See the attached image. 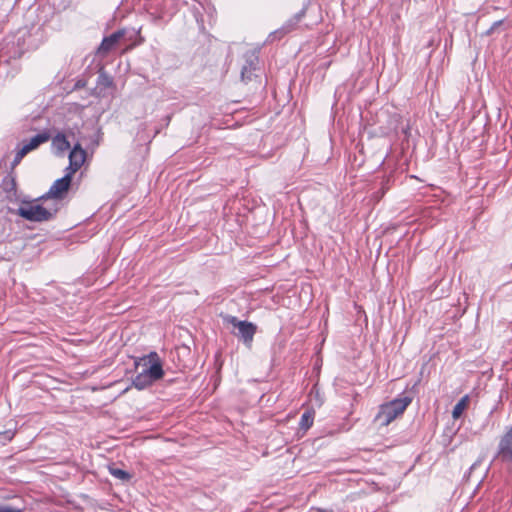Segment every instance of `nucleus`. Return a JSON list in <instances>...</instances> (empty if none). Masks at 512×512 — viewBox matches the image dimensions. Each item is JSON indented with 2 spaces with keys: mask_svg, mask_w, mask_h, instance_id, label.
Here are the masks:
<instances>
[{
  "mask_svg": "<svg viewBox=\"0 0 512 512\" xmlns=\"http://www.w3.org/2000/svg\"><path fill=\"white\" fill-rule=\"evenodd\" d=\"M36 204L33 202H23L17 209L16 214L22 218L33 222H44L52 219L60 209L59 203L50 202Z\"/></svg>",
  "mask_w": 512,
  "mask_h": 512,
  "instance_id": "1",
  "label": "nucleus"
},
{
  "mask_svg": "<svg viewBox=\"0 0 512 512\" xmlns=\"http://www.w3.org/2000/svg\"><path fill=\"white\" fill-rule=\"evenodd\" d=\"M410 403L411 398L404 396L382 404L375 416V421L381 426H388L393 420L404 413Z\"/></svg>",
  "mask_w": 512,
  "mask_h": 512,
  "instance_id": "2",
  "label": "nucleus"
},
{
  "mask_svg": "<svg viewBox=\"0 0 512 512\" xmlns=\"http://www.w3.org/2000/svg\"><path fill=\"white\" fill-rule=\"evenodd\" d=\"M501 464L509 471L512 470V426L500 437L496 453L491 464Z\"/></svg>",
  "mask_w": 512,
  "mask_h": 512,
  "instance_id": "3",
  "label": "nucleus"
},
{
  "mask_svg": "<svg viewBox=\"0 0 512 512\" xmlns=\"http://www.w3.org/2000/svg\"><path fill=\"white\" fill-rule=\"evenodd\" d=\"M135 364L137 367H141L142 371L154 382L164 375L161 360L156 352L139 358Z\"/></svg>",
  "mask_w": 512,
  "mask_h": 512,
  "instance_id": "4",
  "label": "nucleus"
},
{
  "mask_svg": "<svg viewBox=\"0 0 512 512\" xmlns=\"http://www.w3.org/2000/svg\"><path fill=\"white\" fill-rule=\"evenodd\" d=\"M70 185L71 181L69 180V175H64L62 178L54 181L48 192L44 194L40 200L45 203L50 202L51 204L59 203L61 207V201L67 194Z\"/></svg>",
  "mask_w": 512,
  "mask_h": 512,
  "instance_id": "5",
  "label": "nucleus"
},
{
  "mask_svg": "<svg viewBox=\"0 0 512 512\" xmlns=\"http://www.w3.org/2000/svg\"><path fill=\"white\" fill-rule=\"evenodd\" d=\"M27 31L18 32L16 35L7 38L5 47L3 48V54L7 55L9 59H18L26 51V37Z\"/></svg>",
  "mask_w": 512,
  "mask_h": 512,
  "instance_id": "6",
  "label": "nucleus"
},
{
  "mask_svg": "<svg viewBox=\"0 0 512 512\" xmlns=\"http://www.w3.org/2000/svg\"><path fill=\"white\" fill-rule=\"evenodd\" d=\"M227 321L234 327L237 328L238 332L235 333L241 338L244 343H251L256 333V325L248 321L238 320L235 316H229Z\"/></svg>",
  "mask_w": 512,
  "mask_h": 512,
  "instance_id": "7",
  "label": "nucleus"
},
{
  "mask_svg": "<svg viewBox=\"0 0 512 512\" xmlns=\"http://www.w3.org/2000/svg\"><path fill=\"white\" fill-rule=\"evenodd\" d=\"M258 53H259L258 49H252V50L247 51L244 54L243 57H244L245 63L241 69L242 81L251 80L252 72L257 69V65L259 63Z\"/></svg>",
  "mask_w": 512,
  "mask_h": 512,
  "instance_id": "8",
  "label": "nucleus"
},
{
  "mask_svg": "<svg viewBox=\"0 0 512 512\" xmlns=\"http://www.w3.org/2000/svg\"><path fill=\"white\" fill-rule=\"evenodd\" d=\"M125 30L120 29L112 33L111 35L104 37L99 47L97 48V55L106 57L124 37Z\"/></svg>",
  "mask_w": 512,
  "mask_h": 512,
  "instance_id": "9",
  "label": "nucleus"
},
{
  "mask_svg": "<svg viewBox=\"0 0 512 512\" xmlns=\"http://www.w3.org/2000/svg\"><path fill=\"white\" fill-rule=\"evenodd\" d=\"M305 14H306V9L303 8L301 11H299L294 16H292L290 19H288L283 24V26L281 28H279L278 30H275L274 32H272L269 35V38H273V39L278 38V39H280L281 37H283L287 33L291 32L292 30H294L296 28V26L302 20V18L305 16Z\"/></svg>",
  "mask_w": 512,
  "mask_h": 512,
  "instance_id": "10",
  "label": "nucleus"
},
{
  "mask_svg": "<svg viewBox=\"0 0 512 512\" xmlns=\"http://www.w3.org/2000/svg\"><path fill=\"white\" fill-rule=\"evenodd\" d=\"M83 140H78L69 153V162L74 170H79L86 160L87 152L83 149Z\"/></svg>",
  "mask_w": 512,
  "mask_h": 512,
  "instance_id": "11",
  "label": "nucleus"
},
{
  "mask_svg": "<svg viewBox=\"0 0 512 512\" xmlns=\"http://www.w3.org/2000/svg\"><path fill=\"white\" fill-rule=\"evenodd\" d=\"M154 383L153 380H150V378L143 372H139L132 381V384L135 388L138 390H142L147 388L148 386L152 385Z\"/></svg>",
  "mask_w": 512,
  "mask_h": 512,
  "instance_id": "12",
  "label": "nucleus"
},
{
  "mask_svg": "<svg viewBox=\"0 0 512 512\" xmlns=\"http://www.w3.org/2000/svg\"><path fill=\"white\" fill-rule=\"evenodd\" d=\"M82 138L84 139L83 145H85L87 149L94 150L99 145L101 136L100 132L96 131L90 136H80L78 140H81Z\"/></svg>",
  "mask_w": 512,
  "mask_h": 512,
  "instance_id": "13",
  "label": "nucleus"
},
{
  "mask_svg": "<svg viewBox=\"0 0 512 512\" xmlns=\"http://www.w3.org/2000/svg\"><path fill=\"white\" fill-rule=\"evenodd\" d=\"M469 400V396L465 395L455 404L452 410V417L454 419H458L461 417L463 411L467 408L469 404Z\"/></svg>",
  "mask_w": 512,
  "mask_h": 512,
  "instance_id": "14",
  "label": "nucleus"
},
{
  "mask_svg": "<svg viewBox=\"0 0 512 512\" xmlns=\"http://www.w3.org/2000/svg\"><path fill=\"white\" fill-rule=\"evenodd\" d=\"M50 139L48 132H42L33 136L27 143L32 150L37 149L41 144L47 142Z\"/></svg>",
  "mask_w": 512,
  "mask_h": 512,
  "instance_id": "15",
  "label": "nucleus"
},
{
  "mask_svg": "<svg viewBox=\"0 0 512 512\" xmlns=\"http://www.w3.org/2000/svg\"><path fill=\"white\" fill-rule=\"evenodd\" d=\"M53 145L61 152L70 148V142L66 139L65 135L57 134L53 139Z\"/></svg>",
  "mask_w": 512,
  "mask_h": 512,
  "instance_id": "16",
  "label": "nucleus"
},
{
  "mask_svg": "<svg viewBox=\"0 0 512 512\" xmlns=\"http://www.w3.org/2000/svg\"><path fill=\"white\" fill-rule=\"evenodd\" d=\"M314 421V412L313 411H305L300 419V427L301 429L308 430Z\"/></svg>",
  "mask_w": 512,
  "mask_h": 512,
  "instance_id": "17",
  "label": "nucleus"
},
{
  "mask_svg": "<svg viewBox=\"0 0 512 512\" xmlns=\"http://www.w3.org/2000/svg\"><path fill=\"white\" fill-rule=\"evenodd\" d=\"M109 472L112 476L123 482H127L131 479L130 473L115 466H110Z\"/></svg>",
  "mask_w": 512,
  "mask_h": 512,
  "instance_id": "18",
  "label": "nucleus"
},
{
  "mask_svg": "<svg viewBox=\"0 0 512 512\" xmlns=\"http://www.w3.org/2000/svg\"><path fill=\"white\" fill-rule=\"evenodd\" d=\"M508 28H504V20H498L492 24V26L486 31V35H492L496 32L505 31Z\"/></svg>",
  "mask_w": 512,
  "mask_h": 512,
  "instance_id": "19",
  "label": "nucleus"
},
{
  "mask_svg": "<svg viewBox=\"0 0 512 512\" xmlns=\"http://www.w3.org/2000/svg\"><path fill=\"white\" fill-rule=\"evenodd\" d=\"M13 437H14V432H12L11 430H7L5 432L0 433V441H2V440L10 441V440H12Z\"/></svg>",
  "mask_w": 512,
  "mask_h": 512,
  "instance_id": "20",
  "label": "nucleus"
},
{
  "mask_svg": "<svg viewBox=\"0 0 512 512\" xmlns=\"http://www.w3.org/2000/svg\"><path fill=\"white\" fill-rule=\"evenodd\" d=\"M16 189V181L14 178H11L9 181L5 183V190L7 192L15 191Z\"/></svg>",
  "mask_w": 512,
  "mask_h": 512,
  "instance_id": "21",
  "label": "nucleus"
},
{
  "mask_svg": "<svg viewBox=\"0 0 512 512\" xmlns=\"http://www.w3.org/2000/svg\"><path fill=\"white\" fill-rule=\"evenodd\" d=\"M0 512H22L20 509L9 506V505H0Z\"/></svg>",
  "mask_w": 512,
  "mask_h": 512,
  "instance_id": "22",
  "label": "nucleus"
},
{
  "mask_svg": "<svg viewBox=\"0 0 512 512\" xmlns=\"http://www.w3.org/2000/svg\"><path fill=\"white\" fill-rule=\"evenodd\" d=\"M77 171L78 170H74V167L69 162L68 167L65 169V175H69V180L72 181V177Z\"/></svg>",
  "mask_w": 512,
  "mask_h": 512,
  "instance_id": "23",
  "label": "nucleus"
},
{
  "mask_svg": "<svg viewBox=\"0 0 512 512\" xmlns=\"http://www.w3.org/2000/svg\"><path fill=\"white\" fill-rule=\"evenodd\" d=\"M20 151L26 156L29 152L33 151L32 148L28 145L27 142L23 144L20 148Z\"/></svg>",
  "mask_w": 512,
  "mask_h": 512,
  "instance_id": "24",
  "label": "nucleus"
},
{
  "mask_svg": "<svg viewBox=\"0 0 512 512\" xmlns=\"http://www.w3.org/2000/svg\"><path fill=\"white\" fill-rule=\"evenodd\" d=\"M20 151L26 156L29 152L33 151L32 148L28 145L27 142L23 144L20 148Z\"/></svg>",
  "mask_w": 512,
  "mask_h": 512,
  "instance_id": "25",
  "label": "nucleus"
},
{
  "mask_svg": "<svg viewBox=\"0 0 512 512\" xmlns=\"http://www.w3.org/2000/svg\"><path fill=\"white\" fill-rule=\"evenodd\" d=\"M389 182H390V178H386L385 180L382 181V195L385 193L386 190L389 189Z\"/></svg>",
  "mask_w": 512,
  "mask_h": 512,
  "instance_id": "26",
  "label": "nucleus"
},
{
  "mask_svg": "<svg viewBox=\"0 0 512 512\" xmlns=\"http://www.w3.org/2000/svg\"><path fill=\"white\" fill-rule=\"evenodd\" d=\"M20 162H21V160H20V159H18V158L15 156V157H14V159H13V161H12V163H11V167H12V169H14L17 165H19V164H20Z\"/></svg>",
  "mask_w": 512,
  "mask_h": 512,
  "instance_id": "27",
  "label": "nucleus"
},
{
  "mask_svg": "<svg viewBox=\"0 0 512 512\" xmlns=\"http://www.w3.org/2000/svg\"><path fill=\"white\" fill-rule=\"evenodd\" d=\"M15 156L20 160H22L25 157V155L20 151V149L17 151Z\"/></svg>",
  "mask_w": 512,
  "mask_h": 512,
  "instance_id": "28",
  "label": "nucleus"
},
{
  "mask_svg": "<svg viewBox=\"0 0 512 512\" xmlns=\"http://www.w3.org/2000/svg\"><path fill=\"white\" fill-rule=\"evenodd\" d=\"M434 43H435V39H434V38H431V39L428 41V43H427L426 47H428V48H429V47H432V46L434 45Z\"/></svg>",
  "mask_w": 512,
  "mask_h": 512,
  "instance_id": "29",
  "label": "nucleus"
},
{
  "mask_svg": "<svg viewBox=\"0 0 512 512\" xmlns=\"http://www.w3.org/2000/svg\"><path fill=\"white\" fill-rule=\"evenodd\" d=\"M318 512H333L332 510L330 509H322V508H318L317 509Z\"/></svg>",
  "mask_w": 512,
  "mask_h": 512,
  "instance_id": "30",
  "label": "nucleus"
},
{
  "mask_svg": "<svg viewBox=\"0 0 512 512\" xmlns=\"http://www.w3.org/2000/svg\"><path fill=\"white\" fill-rule=\"evenodd\" d=\"M477 463H474L471 467V469H474Z\"/></svg>",
  "mask_w": 512,
  "mask_h": 512,
  "instance_id": "31",
  "label": "nucleus"
}]
</instances>
